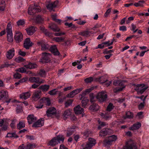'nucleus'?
Masks as SVG:
<instances>
[{
    "label": "nucleus",
    "instance_id": "obj_1",
    "mask_svg": "<svg viewBox=\"0 0 149 149\" xmlns=\"http://www.w3.org/2000/svg\"><path fill=\"white\" fill-rule=\"evenodd\" d=\"M125 147L126 149H137L135 143L131 139H130L127 142Z\"/></svg>",
    "mask_w": 149,
    "mask_h": 149
},
{
    "label": "nucleus",
    "instance_id": "obj_2",
    "mask_svg": "<svg viewBox=\"0 0 149 149\" xmlns=\"http://www.w3.org/2000/svg\"><path fill=\"white\" fill-rule=\"evenodd\" d=\"M96 98L100 102H103L107 100V95L105 92L102 91L98 93Z\"/></svg>",
    "mask_w": 149,
    "mask_h": 149
},
{
    "label": "nucleus",
    "instance_id": "obj_3",
    "mask_svg": "<svg viewBox=\"0 0 149 149\" xmlns=\"http://www.w3.org/2000/svg\"><path fill=\"white\" fill-rule=\"evenodd\" d=\"M144 84H138L136 85V86L135 88L138 94H141L143 93L147 88L148 87H144Z\"/></svg>",
    "mask_w": 149,
    "mask_h": 149
},
{
    "label": "nucleus",
    "instance_id": "obj_4",
    "mask_svg": "<svg viewBox=\"0 0 149 149\" xmlns=\"http://www.w3.org/2000/svg\"><path fill=\"white\" fill-rule=\"evenodd\" d=\"M14 38L15 41L17 43H19L21 42L23 40V35L19 31L15 32Z\"/></svg>",
    "mask_w": 149,
    "mask_h": 149
},
{
    "label": "nucleus",
    "instance_id": "obj_5",
    "mask_svg": "<svg viewBox=\"0 0 149 149\" xmlns=\"http://www.w3.org/2000/svg\"><path fill=\"white\" fill-rule=\"evenodd\" d=\"M29 80L31 83H35L39 85L44 83L45 82L44 80L40 79L39 78L35 77H31L30 78Z\"/></svg>",
    "mask_w": 149,
    "mask_h": 149
},
{
    "label": "nucleus",
    "instance_id": "obj_6",
    "mask_svg": "<svg viewBox=\"0 0 149 149\" xmlns=\"http://www.w3.org/2000/svg\"><path fill=\"white\" fill-rule=\"evenodd\" d=\"M42 62L47 63L50 61L52 56L50 54L45 52L42 53Z\"/></svg>",
    "mask_w": 149,
    "mask_h": 149
},
{
    "label": "nucleus",
    "instance_id": "obj_7",
    "mask_svg": "<svg viewBox=\"0 0 149 149\" xmlns=\"http://www.w3.org/2000/svg\"><path fill=\"white\" fill-rule=\"evenodd\" d=\"M37 44L38 45L41 46V50L42 51L47 50L50 48L49 45L43 41H40L38 42Z\"/></svg>",
    "mask_w": 149,
    "mask_h": 149
},
{
    "label": "nucleus",
    "instance_id": "obj_8",
    "mask_svg": "<svg viewBox=\"0 0 149 149\" xmlns=\"http://www.w3.org/2000/svg\"><path fill=\"white\" fill-rule=\"evenodd\" d=\"M58 2V1L56 0L53 2L49 3L46 6L47 9L49 11H54L53 9L56 7Z\"/></svg>",
    "mask_w": 149,
    "mask_h": 149
},
{
    "label": "nucleus",
    "instance_id": "obj_9",
    "mask_svg": "<svg viewBox=\"0 0 149 149\" xmlns=\"http://www.w3.org/2000/svg\"><path fill=\"white\" fill-rule=\"evenodd\" d=\"M44 120L43 118H41L34 123L32 125L33 127H40L44 125Z\"/></svg>",
    "mask_w": 149,
    "mask_h": 149
},
{
    "label": "nucleus",
    "instance_id": "obj_10",
    "mask_svg": "<svg viewBox=\"0 0 149 149\" xmlns=\"http://www.w3.org/2000/svg\"><path fill=\"white\" fill-rule=\"evenodd\" d=\"M36 30V28L33 26H30L25 29L27 34L30 36L33 35Z\"/></svg>",
    "mask_w": 149,
    "mask_h": 149
},
{
    "label": "nucleus",
    "instance_id": "obj_11",
    "mask_svg": "<svg viewBox=\"0 0 149 149\" xmlns=\"http://www.w3.org/2000/svg\"><path fill=\"white\" fill-rule=\"evenodd\" d=\"M42 94L40 91H36L33 94L32 96V99L33 100L36 101L38 100L40 97V96Z\"/></svg>",
    "mask_w": 149,
    "mask_h": 149
},
{
    "label": "nucleus",
    "instance_id": "obj_12",
    "mask_svg": "<svg viewBox=\"0 0 149 149\" xmlns=\"http://www.w3.org/2000/svg\"><path fill=\"white\" fill-rule=\"evenodd\" d=\"M33 43L30 41L29 38H26L25 40L24 43V46L26 49H29L30 47L32 46Z\"/></svg>",
    "mask_w": 149,
    "mask_h": 149
},
{
    "label": "nucleus",
    "instance_id": "obj_13",
    "mask_svg": "<svg viewBox=\"0 0 149 149\" xmlns=\"http://www.w3.org/2000/svg\"><path fill=\"white\" fill-rule=\"evenodd\" d=\"M56 113V109L55 108L52 107L48 109L46 111L47 115L48 117L52 116Z\"/></svg>",
    "mask_w": 149,
    "mask_h": 149
},
{
    "label": "nucleus",
    "instance_id": "obj_14",
    "mask_svg": "<svg viewBox=\"0 0 149 149\" xmlns=\"http://www.w3.org/2000/svg\"><path fill=\"white\" fill-rule=\"evenodd\" d=\"M15 55V50L14 48L9 49L7 52L6 57L8 59L12 58Z\"/></svg>",
    "mask_w": 149,
    "mask_h": 149
},
{
    "label": "nucleus",
    "instance_id": "obj_15",
    "mask_svg": "<svg viewBox=\"0 0 149 149\" xmlns=\"http://www.w3.org/2000/svg\"><path fill=\"white\" fill-rule=\"evenodd\" d=\"M27 119L29 124H31L36 121L37 118L33 115L30 114L27 117Z\"/></svg>",
    "mask_w": 149,
    "mask_h": 149
},
{
    "label": "nucleus",
    "instance_id": "obj_16",
    "mask_svg": "<svg viewBox=\"0 0 149 149\" xmlns=\"http://www.w3.org/2000/svg\"><path fill=\"white\" fill-rule=\"evenodd\" d=\"M31 95V94L30 92H24L19 95V97L21 99L26 100L29 98Z\"/></svg>",
    "mask_w": 149,
    "mask_h": 149
},
{
    "label": "nucleus",
    "instance_id": "obj_17",
    "mask_svg": "<svg viewBox=\"0 0 149 149\" xmlns=\"http://www.w3.org/2000/svg\"><path fill=\"white\" fill-rule=\"evenodd\" d=\"M49 27L54 32H58L60 31V29L54 23L49 24Z\"/></svg>",
    "mask_w": 149,
    "mask_h": 149
},
{
    "label": "nucleus",
    "instance_id": "obj_18",
    "mask_svg": "<svg viewBox=\"0 0 149 149\" xmlns=\"http://www.w3.org/2000/svg\"><path fill=\"white\" fill-rule=\"evenodd\" d=\"M74 111L76 114H80L83 112L84 109L81 108L80 106L78 105L74 108Z\"/></svg>",
    "mask_w": 149,
    "mask_h": 149
},
{
    "label": "nucleus",
    "instance_id": "obj_19",
    "mask_svg": "<svg viewBox=\"0 0 149 149\" xmlns=\"http://www.w3.org/2000/svg\"><path fill=\"white\" fill-rule=\"evenodd\" d=\"M50 51L55 55H58L59 54V52L57 50L55 45L52 46L50 47Z\"/></svg>",
    "mask_w": 149,
    "mask_h": 149
},
{
    "label": "nucleus",
    "instance_id": "obj_20",
    "mask_svg": "<svg viewBox=\"0 0 149 149\" xmlns=\"http://www.w3.org/2000/svg\"><path fill=\"white\" fill-rule=\"evenodd\" d=\"M8 97V93L7 91H1L0 93V100L7 98Z\"/></svg>",
    "mask_w": 149,
    "mask_h": 149
},
{
    "label": "nucleus",
    "instance_id": "obj_21",
    "mask_svg": "<svg viewBox=\"0 0 149 149\" xmlns=\"http://www.w3.org/2000/svg\"><path fill=\"white\" fill-rule=\"evenodd\" d=\"M141 124L139 122L134 124L130 128V130H134L139 129L141 127Z\"/></svg>",
    "mask_w": 149,
    "mask_h": 149
},
{
    "label": "nucleus",
    "instance_id": "obj_22",
    "mask_svg": "<svg viewBox=\"0 0 149 149\" xmlns=\"http://www.w3.org/2000/svg\"><path fill=\"white\" fill-rule=\"evenodd\" d=\"M103 144L104 146L106 147H109L112 144V143L107 138L104 140Z\"/></svg>",
    "mask_w": 149,
    "mask_h": 149
},
{
    "label": "nucleus",
    "instance_id": "obj_23",
    "mask_svg": "<svg viewBox=\"0 0 149 149\" xmlns=\"http://www.w3.org/2000/svg\"><path fill=\"white\" fill-rule=\"evenodd\" d=\"M56 139L58 143H63L65 139V136L64 135L60 134L56 136Z\"/></svg>",
    "mask_w": 149,
    "mask_h": 149
},
{
    "label": "nucleus",
    "instance_id": "obj_24",
    "mask_svg": "<svg viewBox=\"0 0 149 149\" xmlns=\"http://www.w3.org/2000/svg\"><path fill=\"white\" fill-rule=\"evenodd\" d=\"M24 66L27 69H33L36 68L37 65L35 63H29L28 64L25 65Z\"/></svg>",
    "mask_w": 149,
    "mask_h": 149
},
{
    "label": "nucleus",
    "instance_id": "obj_25",
    "mask_svg": "<svg viewBox=\"0 0 149 149\" xmlns=\"http://www.w3.org/2000/svg\"><path fill=\"white\" fill-rule=\"evenodd\" d=\"M76 127H72L68 128L67 133V136H69L72 135L75 131Z\"/></svg>",
    "mask_w": 149,
    "mask_h": 149
},
{
    "label": "nucleus",
    "instance_id": "obj_26",
    "mask_svg": "<svg viewBox=\"0 0 149 149\" xmlns=\"http://www.w3.org/2000/svg\"><path fill=\"white\" fill-rule=\"evenodd\" d=\"M94 88V87H92L86 89L84 91H83L81 95L82 97L81 98H83V97L85 96L86 94L90 93L93 90Z\"/></svg>",
    "mask_w": 149,
    "mask_h": 149
},
{
    "label": "nucleus",
    "instance_id": "obj_27",
    "mask_svg": "<svg viewBox=\"0 0 149 149\" xmlns=\"http://www.w3.org/2000/svg\"><path fill=\"white\" fill-rule=\"evenodd\" d=\"M58 144L56 137L53 138L49 142V145L54 146Z\"/></svg>",
    "mask_w": 149,
    "mask_h": 149
},
{
    "label": "nucleus",
    "instance_id": "obj_28",
    "mask_svg": "<svg viewBox=\"0 0 149 149\" xmlns=\"http://www.w3.org/2000/svg\"><path fill=\"white\" fill-rule=\"evenodd\" d=\"M109 130L108 129H103L100 132V136H104L108 134Z\"/></svg>",
    "mask_w": 149,
    "mask_h": 149
},
{
    "label": "nucleus",
    "instance_id": "obj_29",
    "mask_svg": "<svg viewBox=\"0 0 149 149\" xmlns=\"http://www.w3.org/2000/svg\"><path fill=\"white\" fill-rule=\"evenodd\" d=\"M89 109L90 110L97 111L99 109V107L98 104L94 103L90 106Z\"/></svg>",
    "mask_w": 149,
    "mask_h": 149
},
{
    "label": "nucleus",
    "instance_id": "obj_30",
    "mask_svg": "<svg viewBox=\"0 0 149 149\" xmlns=\"http://www.w3.org/2000/svg\"><path fill=\"white\" fill-rule=\"evenodd\" d=\"M25 127V123L23 120H21L19 121V123L17 125V128L19 130L24 127Z\"/></svg>",
    "mask_w": 149,
    "mask_h": 149
},
{
    "label": "nucleus",
    "instance_id": "obj_31",
    "mask_svg": "<svg viewBox=\"0 0 149 149\" xmlns=\"http://www.w3.org/2000/svg\"><path fill=\"white\" fill-rule=\"evenodd\" d=\"M49 87L50 86L49 85L45 84L40 86L39 87V88L43 91L46 92L49 90Z\"/></svg>",
    "mask_w": 149,
    "mask_h": 149
},
{
    "label": "nucleus",
    "instance_id": "obj_32",
    "mask_svg": "<svg viewBox=\"0 0 149 149\" xmlns=\"http://www.w3.org/2000/svg\"><path fill=\"white\" fill-rule=\"evenodd\" d=\"M97 81H98L101 83H103L107 81L105 77L102 76L97 78L96 79Z\"/></svg>",
    "mask_w": 149,
    "mask_h": 149
},
{
    "label": "nucleus",
    "instance_id": "obj_33",
    "mask_svg": "<svg viewBox=\"0 0 149 149\" xmlns=\"http://www.w3.org/2000/svg\"><path fill=\"white\" fill-rule=\"evenodd\" d=\"M40 30L42 31L43 33L46 35L50 36L51 34L47 30L45 29V27L42 26H40Z\"/></svg>",
    "mask_w": 149,
    "mask_h": 149
},
{
    "label": "nucleus",
    "instance_id": "obj_34",
    "mask_svg": "<svg viewBox=\"0 0 149 149\" xmlns=\"http://www.w3.org/2000/svg\"><path fill=\"white\" fill-rule=\"evenodd\" d=\"M6 137L12 138L13 137L15 138H17L18 136L17 135L16 133L15 132H9L7 133Z\"/></svg>",
    "mask_w": 149,
    "mask_h": 149
},
{
    "label": "nucleus",
    "instance_id": "obj_35",
    "mask_svg": "<svg viewBox=\"0 0 149 149\" xmlns=\"http://www.w3.org/2000/svg\"><path fill=\"white\" fill-rule=\"evenodd\" d=\"M36 146L34 143L31 144L29 143H27L25 148L26 149H32L35 148Z\"/></svg>",
    "mask_w": 149,
    "mask_h": 149
},
{
    "label": "nucleus",
    "instance_id": "obj_36",
    "mask_svg": "<svg viewBox=\"0 0 149 149\" xmlns=\"http://www.w3.org/2000/svg\"><path fill=\"white\" fill-rule=\"evenodd\" d=\"M71 114V112L70 109H67L65 110L63 114L64 119L66 120L68 116Z\"/></svg>",
    "mask_w": 149,
    "mask_h": 149
},
{
    "label": "nucleus",
    "instance_id": "obj_37",
    "mask_svg": "<svg viewBox=\"0 0 149 149\" xmlns=\"http://www.w3.org/2000/svg\"><path fill=\"white\" fill-rule=\"evenodd\" d=\"M7 40L9 42H12L13 41V35L12 32L7 33Z\"/></svg>",
    "mask_w": 149,
    "mask_h": 149
},
{
    "label": "nucleus",
    "instance_id": "obj_38",
    "mask_svg": "<svg viewBox=\"0 0 149 149\" xmlns=\"http://www.w3.org/2000/svg\"><path fill=\"white\" fill-rule=\"evenodd\" d=\"M12 26L11 24V22H10L8 23L6 29L7 33H10L12 32Z\"/></svg>",
    "mask_w": 149,
    "mask_h": 149
},
{
    "label": "nucleus",
    "instance_id": "obj_39",
    "mask_svg": "<svg viewBox=\"0 0 149 149\" xmlns=\"http://www.w3.org/2000/svg\"><path fill=\"white\" fill-rule=\"evenodd\" d=\"M28 13L29 14L31 15H33L35 14V12H34V9H33V6H30L29 7Z\"/></svg>",
    "mask_w": 149,
    "mask_h": 149
},
{
    "label": "nucleus",
    "instance_id": "obj_40",
    "mask_svg": "<svg viewBox=\"0 0 149 149\" xmlns=\"http://www.w3.org/2000/svg\"><path fill=\"white\" fill-rule=\"evenodd\" d=\"M90 33V32H89L88 31H86L83 32H80L79 33V34L81 36H82L87 37L89 36Z\"/></svg>",
    "mask_w": 149,
    "mask_h": 149
},
{
    "label": "nucleus",
    "instance_id": "obj_41",
    "mask_svg": "<svg viewBox=\"0 0 149 149\" xmlns=\"http://www.w3.org/2000/svg\"><path fill=\"white\" fill-rule=\"evenodd\" d=\"M124 81H116L113 82V84L115 86H125L123 85Z\"/></svg>",
    "mask_w": 149,
    "mask_h": 149
},
{
    "label": "nucleus",
    "instance_id": "obj_42",
    "mask_svg": "<svg viewBox=\"0 0 149 149\" xmlns=\"http://www.w3.org/2000/svg\"><path fill=\"white\" fill-rule=\"evenodd\" d=\"M114 107V106H113V104L111 102L109 103L107 107V111L110 112L113 109Z\"/></svg>",
    "mask_w": 149,
    "mask_h": 149
},
{
    "label": "nucleus",
    "instance_id": "obj_43",
    "mask_svg": "<svg viewBox=\"0 0 149 149\" xmlns=\"http://www.w3.org/2000/svg\"><path fill=\"white\" fill-rule=\"evenodd\" d=\"M125 87V86H122L121 87H117L113 89V92L114 93H116L118 92L121 91Z\"/></svg>",
    "mask_w": 149,
    "mask_h": 149
},
{
    "label": "nucleus",
    "instance_id": "obj_44",
    "mask_svg": "<svg viewBox=\"0 0 149 149\" xmlns=\"http://www.w3.org/2000/svg\"><path fill=\"white\" fill-rule=\"evenodd\" d=\"M108 138L112 143L116 141L117 139V136L114 135L109 137Z\"/></svg>",
    "mask_w": 149,
    "mask_h": 149
},
{
    "label": "nucleus",
    "instance_id": "obj_45",
    "mask_svg": "<svg viewBox=\"0 0 149 149\" xmlns=\"http://www.w3.org/2000/svg\"><path fill=\"white\" fill-rule=\"evenodd\" d=\"M93 146H94V144L93 143L92 144L91 143L88 142L86 145L85 147L84 148L81 149H90Z\"/></svg>",
    "mask_w": 149,
    "mask_h": 149
},
{
    "label": "nucleus",
    "instance_id": "obj_46",
    "mask_svg": "<svg viewBox=\"0 0 149 149\" xmlns=\"http://www.w3.org/2000/svg\"><path fill=\"white\" fill-rule=\"evenodd\" d=\"M133 113L130 111H127L126 113V117L125 118H133Z\"/></svg>",
    "mask_w": 149,
    "mask_h": 149
},
{
    "label": "nucleus",
    "instance_id": "obj_47",
    "mask_svg": "<svg viewBox=\"0 0 149 149\" xmlns=\"http://www.w3.org/2000/svg\"><path fill=\"white\" fill-rule=\"evenodd\" d=\"M145 2L144 1H140L137 3H135L134 5L136 7L142 6Z\"/></svg>",
    "mask_w": 149,
    "mask_h": 149
},
{
    "label": "nucleus",
    "instance_id": "obj_48",
    "mask_svg": "<svg viewBox=\"0 0 149 149\" xmlns=\"http://www.w3.org/2000/svg\"><path fill=\"white\" fill-rule=\"evenodd\" d=\"M88 100L86 98H84L81 101L82 106L85 107L87 105Z\"/></svg>",
    "mask_w": 149,
    "mask_h": 149
},
{
    "label": "nucleus",
    "instance_id": "obj_49",
    "mask_svg": "<svg viewBox=\"0 0 149 149\" xmlns=\"http://www.w3.org/2000/svg\"><path fill=\"white\" fill-rule=\"evenodd\" d=\"M57 88H54L52 90L48 92V93L50 95H55L57 94Z\"/></svg>",
    "mask_w": 149,
    "mask_h": 149
},
{
    "label": "nucleus",
    "instance_id": "obj_50",
    "mask_svg": "<svg viewBox=\"0 0 149 149\" xmlns=\"http://www.w3.org/2000/svg\"><path fill=\"white\" fill-rule=\"evenodd\" d=\"M33 6V9H34L35 13H36L39 12L40 11V6H38L37 5H34Z\"/></svg>",
    "mask_w": 149,
    "mask_h": 149
},
{
    "label": "nucleus",
    "instance_id": "obj_51",
    "mask_svg": "<svg viewBox=\"0 0 149 149\" xmlns=\"http://www.w3.org/2000/svg\"><path fill=\"white\" fill-rule=\"evenodd\" d=\"M64 38L62 37H54L53 38V40L56 42H61L64 40Z\"/></svg>",
    "mask_w": 149,
    "mask_h": 149
},
{
    "label": "nucleus",
    "instance_id": "obj_52",
    "mask_svg": "<svg viewBox=\"0 0 149 149\" xmlns=\"http://www.w3.org/2000/svg\"><path fill=\"white\" fill-rule=\"evenodd\" d=\"M25 21L24 19H20L17 22V24L18 26H23L25 24Z\"/></svg>",
    "mask_w": 149,
    "mask_h": 149
},
{
    "label": "nucleus",
    "instance_id": "obj_53",
    "mask_svg": "<svg viewBox=\"0 0 149 149\" xmlns=\"http://www.w3.org/2000/svg\"><path fill=\"white\" fill-rule=\"evenodd\" d=\"M21 74L17 72H16L13 74V77L15 79H20L21 78Z\"/></svg>",
    "mask_w": 149,
    "mask_h": 149
},
{
    "label": "nucleus",
    "instance_id": "obj_54",
    "mask_svg": "<svg viewBox=\"0 0 149 149\" xmlns=\"http://www.w3.org/2000/svg\"><path fill=\"white\" fill-rule=\"evenodd\" d=\"M39 74L42 77H45L46 76V72L43 69H41L39 72Z\"/></svg>",
    "mask_w": 149,
    "mask_h": 149
},
{
    "label": "nucleus",
    "instance_id": "obj_55",
    "mask_svg": "<svg viewBox=\"0 0 149 149\" xmlns=\"http://www.w3.org/2000/svg\"><path fill=\"white\" fill-rule=\"evenodd\" d=\"M43 20V19L40 16H38L36 18V21L37 23H41Z\"/></svg>",
    "mask_w": 149,
    "mask_h": 149
},
{
    "label": "nucleus",
    "instance_id": "obj_56",
    "mask_svg": "<svg viewBox=\"0 0 149 149\" xmlns=\"http://www.w3.org/2000/svg\"><path fill=\"white\" fill-rule=\"evenodd\" d=\"M16 71H18L22 73H25L26 72V70L24 68H21L16 69L15 70Z\"/></svg>",
    "mask_w": 149,
    "mask_h": 149
},
{
    "label": "nucleus",
    "instance_id": "obj_57",
    "mask_svg": "<svg viewBox=\"0 0 149 149\" xmlns=\"http://www.w3.org/2000/svg\"><path fill=\"white\" fill-rule=\"evenodd\" d=\"M24 58L21 56H19L16 58L15 60L18 63L24 61Z\"/></svg>",
    "mask_w": 149,
    "mask_h": 149
},
{
    "label": "nucleus",
    "instance_id": "obj_58",
    "mask_svg": "<svg viewBox=\"0 0 149 149\" xmlns=\"http://www.w3.org/2000/svg\"><path fill=\"white\" fill-rule=\"evenodd\" d=\"M75 95V94L74 91H72L67 95V97L69 98H72Z\"/></svg>",
    "mask_w": 149,
    "mask_h": 149
},
{
    "label": "nucleus",
    "instance_id": "obj_59",
    "mask_svg": "<svg viewBox=\"0 0 149 149\" xmlns=\"http://www.w3.org/2000/svg\"><path fill=\"white\" fill-rule=\"evenodd\" d=\"M101 116L102 117L106 120H107L111 118V116L110 115H107L106 113L104 114L103 113H102L101 114Z\"/></svg>",
    "mask_w": 149,
    "mask_h": 149
},
{
    "label": "nucleus",
    "instance_id": "obj_60",
    "mask_svg": "<svg viewBox=\"0 0 149 149\" xmlns=\"http://www.w3.org/2000/svg\"><path fill=\"white\" fill-rule=\"evenodd\" d=\"M93 80V79L92 77H89L85 79L84 81L86 83H88L91 82Z\"/></svg>",
    "mask_w": 149,
    "mask_h": 149
},
{
    "label": "nucleus",
    "instance_id": "obj_61",
    "mask_svg": "<svg viewBox=\"0 0 149 149\" xmlns=\"http://www.w3.org/2000/svg\"><path fill=\"white\" fill-rule=\"evenodd\" d=\"M22 108L21 106H17L16 109V111L17 113L21 112L22 111Z\"/></svg>",
    "mask_w": 149,
    "mask_h": 149
},
{
    "label": "nucleus",
    "instance_id": "obj_62",
    "mask_svg": "<svg viewBox=\"0 0 149 149\" xmlns=\"http://www.w3.org/2000/svg\"><path fill=\"white\" fill-rule=\"evenodd\" d=\"M90 101L91 102H92L94 101V96L93 93H91L89 95Z\"/></svg>",
    "mask_w": 149,
    "mask_h": 149
},
{
    "label": "nucleus",
    "instance_id": "obj_63",
    "mask_svg": "<svg viewBox=\"0 0 149 149\" xmlns=\"http://www.w3.org/2000/svg\"><path fill=\"white\" fill-rule=\"evenodd\" d=\"M111 11V8H110L108 9L106 11V13L104 15V16L105 17H108Z\"/></svg>",
    "mask_w": 149,
    "mask_h": 149
},
{
    "label": "nucleus",
    "instance_id": "obj_64",
    "mask_svg": "<svg viewBox=\"0 0 149 149\" xmlns=\"http://www.w3.org/2000/svg\"><path fill=\"white\" fill-rule=\"evenodd\" d=\"M83 90V88H78L76 89L73 91L75 95L77 94L78 93H79L80 91H81Z\"/></svg>",
    "mask_w": 149,
    "mask_h": 149
}]
</instances>
